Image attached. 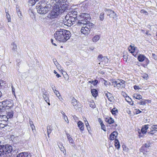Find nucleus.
<instances>
[{"mask_svg":"<svg viewBox=\"0 0 157 157\" xmlns=\"http://www.w3.org/2000/svg\"><path fill=\"white\" fill-rule=\"evenodd\" d=\"M66 135H67V138L68 139H69V138H71V136L68 133H66Z\"/></svg>","mask_w":157,"mask_h":157,"instance_id":"obj_63","label":"nucleus"},{"mask_svg":"<svg viewBox=\"0 0 157 157\" xmlns=\"http://www.w3.org/2000/svg\"><path fill=\"white\" fill-rule=\"evenodd\" d=\"M118 135V133L116 132H113L109 136V139L111 140H114L115 138H116Z\"/></svg>","mask_w":157,"mask_h":157,"instance_id":"obj_10","label":"nucleus"},{"mask_svg":"<svg viewBox=\"0 0 157 157\" xmlns=\"http://www.w3.org/2000/svg\"><path fill=\"white\" fill-rule=\"evenodd\" d=\"M118 110L116 108H113L111 110V113L113 115L116 114L118 113Z\"/></svg>","mask_w":157,"mask_h":157,"instance_id":"obj_38","label":"nucleus"},{"mask_svg":"<svg viewBox=\"0 0 157 157\" xmlns=\"http://www.w3.org/2000/svg\"><path fill=\"white\" fill-rule=\"evenodd\" d=\"M4 104V106L5 107V108H11L13 107V101L12 100H6L2 101V103Z\"/></svg>","mask_w":157,"mask_h":157,"instance_id":"obj_6","label":"nucleus"},{"mask_svg":"<svg viewBox=\"0 0 157 157\" xmlns=\"http://www.w3.org/2000/svg\"><path fill=\"white\" fill-rule=\"evenodd\" d=\"M11 45L12 46V49L14 51H16L17 50V46L15 43H12L11 44Z\"/></svg>","mask_w":157,"mask_h":157,"instance_id":"obj_35","label":"nucleus"},{"mask_svg":"<svg viewBox=\"0 0 157 157\" xmlns=\"http://www.w3.org/2000/svg\"><path fill=\"white\" fill-rule=\"evenodd\" d=\"M67 6L66 2L64 1L56 2L53 6L52 10L48 14V17L51 19L57 18L59 14L65 11Z\"/></svg>","mask_w":157,"mask_h":157,"instance_id":"obj_1","label":"nucleus"},{"mask_svg":"<svg viewBox=\"0 0 157 157\" xmlns=\"http://www.w3.org/2000/svg\"><path fill=\"white\" fill-rule=\"evenodd\" d=\"M136 48V47L132 45H130L128 48L129 52L131 53H135Z\"/></svg>","mask_w":157,"mask_h":157,"instance_id":"obj_15","label":"nucleus"},{"mask_svg":"<svg viewBox=\"0 0 157 157\" xmlns=\"http://www.w3.org/2000/svg\"><path fill=\"white\" fill-rule=\"evenodd\" d=\"M16 8L17 13L19 12L20 11L19 7H17V6Z\"/></svg>","mask_w":157,"mask_h":157,"instance_id":"obj_64","label":"nucleus"},{"mask_svg":"<svg viewBox=\"0 0 157 157\" xmlns=\"http://www.w3.org/2000/svg\"><path fill=\"white\" fill-rule=\"evenodd\" d=\"M125 81L124 80H118L117 88L119 89L120 88H124L125 86Z\"/></svg>","mask_w":157,"mask_h":157,"instance_id":"obj_9","label":"nucleus"},{"mask_svg":"<svg viewBox=\"0 0 157 157\" xmlns=\"http://www.w3.org/2000/svg\"><path fill=\"white\" fill-rule=\"evenodd\" d=\"M51 42L53 45H54L56 46V44L55 43H53V39H51Z\"/></svg>","mask_w":157,"mask_h":157,"instance_id":"obj_60","label":"nucleus"},{"mask_svg":"<svg viewBox=\"0 0 157 157\" xmlns=\"http://www.w3.org/2000/svg\"><path fill=\"white\" fill-rule=\"evenodd\" d=\"M78 125L79 129L81 131L84 130V124L81 121H79L78 123Z\"/></svg>","mask_w":157,"mask_h":157,"instance_id":"obj_16","label":"nucleus"},{"mask_svg":"<svg viewBox=\"0 0 157 157\" xmlns=\"http://www.w3.org/2000/svg\"><path fill=\"white\" fill-rule=\"evenodd\" d=\"M51 0H48V1H42L40 2H39V4L41 5V6L47 8L50 10L52 6L51 4Z\"/></svg>","mask_w":157,"mask_h":157,"instance_id":"obj_5","label":"nucleus"},{"mask_svg":"<svg viewBox=\"0 0 157 157\" xmlns=\"http://www.w3.org/2000/svg\"><path fill=\"white\" fill-rule=\"evenodd\" d=\"M41 5L39 4L36 6V9L37 10V12L43 15L45 14L48 13L50 10H49L47 8L44 7V6H41Z\"/></svg>","mask_w":157,"mask_h":157,"instance_id":"obj_4","label":"nucleus"},{"mask_svg":"<svg viewBox=\"0 0 157 157\" xmlns=\"http://www.w3.org/2000/svg\"><path fill=\"white\" fill-rule=\"evenodd\" d=\"M6 17L7 19L8 20V22H10L11 21V18L10 16L9 15V14L7 13V12H6Z\"/></svg>","mask_w":157,"mask_h":157,"instance_id":"obj_43","label":"nucleus"},{"mask_svg":"<svg viewBox=\"0 0 157 157\" xmlns=\"http://www.w3.org/2000/svg\"><path fill=\"white\" fill-rule=\"evenodd\" d=\"M47 129L48 132V136L49 137V134L51 133V132L52 130V129L50 126H48L47 127Z\"/></svg>","mask_w":157,"mask_h":157,"instance_id":"obj_31","label":"nucleus"},{"mask_svg":"<svg viewBox=\"0 0 157 157\" xmlns=\"http://www.w3.org/2000/svg\"><path fill=\"white\" fill-rule=\"evenodd\" d=\"M104 13L103 12L101 13L99 16L100 20L101 21H102L104 19Z\"/></svg>","mask_w":157,"mask_h":157,"instance_id":"obj_40","label":"nucleus"},{"mask_svg":"<svg viewBox=\"0 0 157 157\" xmlns=\"http://www.w3.org/2000/svg\"><path fill=\"white\" fill-rule=\"evenodd\" d=\"M86 121H85V124L86 126L87 127V130L89 131V128H88V127L90 128V126H89V123L88 122V121H86Z\"/></svg>","mask_w":157,"mask_h":157,"instance_id":"obj_46","label":"nucleus"},{"mask_svg":"<svg viewBox=\"0 0 157 157\" xmlns=\"http://www.w3.org/2000/svg\"><path fill=\"white\" fill-rule=\"evenodd\" d=\"M43 97L45 100V101L48 104V105H50V104L49 103V100L48 98V96L47 95L46 92L45 93H44Z\"/></svg>","mask_w":157,"mask_h":157,"instance_id":"obj_18","label":"nucleus"},{"mask_svg":"<svg viewBox=\"0 0 157 157\" xmlns=\"http://www.w3.org/2000/svg\"><path fill=\"white\" fill-rule=\"evenodd\" d=\"M144 60L145 61L146 63V64L147 65L149 63V61L148 59L146 57Z\"/></svg>","mask_w":157,"mask_h":157,"instance_id":"obj_55","label":"nucleus"},{"mask_svg":"<svg viewBox=\"0 0 157 157\" xmlns=\"http://www.w3.org/2000/svg\"><path fill=\"white\" fill-rule=\"evenodd\" d=\"M152 56L156 60L157 59V57L155 54H152Z\"/></svg>","mask_w":157,"mask_h":157,"instance_id":"obj_61","label":"nucleus"},{"mask_svg":"<svg viewBox=\"0 0 157 157\" xmlns=\"http://www.w3.org/2000/svg\"><path fill=\"white\" fill-rule=\"evenodd\" d=\"M98 82V81L97 80H95L94 81V82L93 83V85L94 86H95L97 84V83Z\"/></svg>","mask_w":157,"mask_h":157,"instance_id":"obj_57","label":"nucleus"},{"mask_svg":"<svg viewBox=\"0 0 157 157\" xmlns=\"http://www.w3.org/2000/svg\"><path fill=\"white\" fill-rule=\"evenodd\" d=\"M140 12L146 15H148V13L144 10H140Z\"/></svg>","mask_w":157,"mask_h":157,"instance_id":"obj_45","label":"nucleus"},{"mask_svg":"<svg viewBox=\"0 0 157 157\" xmlns=\"http://www.w3.org/2000/svg\"><path fill=\"white\" fill-rule=\"evenodd\" d=\"M39 0H29V4L30 6H33L34 5L36 2Z\"/></svg>","mask_w":157,"mask_h":157,"instance_id":"obj_29","label":"nucleus"},{"mask_svg":"<svg viewBox=\"0 0 157 157\" xmlns=\"http://www.w3.org/2000/svg\"><path fill=\"white\" fill-rule=\"evenodd\" d=\"M98 59L100 62H102L104 60L107 59V58L106 57H103L101 55H99L98 57Z\"/></svg>","mask_w":157,"mask_h":157,"instance_id":"obj_20","label":"nucleus"},{"mask_svg":"<svg viewBox=\"0 0 157 157\" xmlns=\"http://www.w3.org/2000/svg\"><path fill=\"white\" fill-rule=\"evenodd\" d=\"M150 144L149 143H146L144 146L142 147L140 149V151L144 153V151L147 150V149L150 146Z\"/></svg>","mask_w":157,"mask_h":157,"instance_id":"obj_12","label":"nucleus"},{"mask_svg":"<svg viewBox=\"0 0 157 157\" xmlns=\"http://www.w3.org/2000/svg\"><path fill=\"white\" fill-rule=\"evenodd\" d=\"M71 103L74 106L75 109H76L77 108V102L76 99L74 98H73L72 99Z\"/></svg>","mask_w":157,"mask_h":157,"instance_id":"obj_19","label":"nucleus"},{"mask_svg":"<svg viewBox=\"0 0 157 157\" xmlns=\"http://www.w3.org/2000/svg\"><path fill=\"white\" fill-rule=\"evenodd\" d=\"M31 156L28 152H24L19 154L17 157H30Z\"/></svg>","mask_w":157,"mask_h":157,"instance_id":"obj_11","label":"nucleus"},{"mask_svg":"<svg viewBox=\"0 0 157 157\" xmlns=\"http://www.w3.org/2000/svg\"><path fill=\"white\" fill-rule=\"evenodd\" d=\"M85 19V21L81 20L78 21L77 23L78 26H82V25L83 26L82 27L81 30V32L83 34L85 35H87L90 33V30L92 29L94 25V24L90 22L88 23V21L87 20Z\"/></svg>","mask_w":157,"mask_h":157,"instance_id":"obj_3","label":"nucleus"},{"mask_svg":"<svg viewBox=\"0 0 157 157\" xmlns=\"http://www.w3.org/2000/svg\"><path fill=\"white\" fill-rule=\"evenodd\" d=\"M53 86L52 85V90L56 94V95L57 96V97L60 100H61V99H62V98L61 97V96L60 95L59 93V92L58 91L56 90V89H54V88L53 87Z\"/></svg>","mask_w":157,"mask_h":157,"instance_id":"obj_13","label":"nucleus"},{"mask_svg":"<svg viewBox=\"0 0 157 157\" xmlns=\"http://www.w3.org/2000/svg\"><path fill=\"white\" fill-rule=\"evenodd\" d=\"M65 25H67L68 27H70L72 25H73V23L70 21L69 18L67 20L66 22H65Z\"/></svg>","mask_w":157,"mask_h":157,"instance_id":"obj_26","label":"nucleus"},{"mask_svg":"<svg viewBox=\"0 0 157 157\" xmlns=\"http://www.w3.org/2000/svg\"><path fill=\"white\" fill-rule=\"evenodd\" d=\"M11 155V154H6L3 155L2 156L3 157H10Z\"/></svg>","mask_w":157,"mask_h":157,"instance_id":"obj_58","label":"nucleus"},{"mask_svg":"<svg viewBox=\"0 0 157 157\" xmlns=\"http://www.w3.org/2000/svg\"><path fill=\"white\" fill-rule=\"evenodd\" d=\"M2 102H0V110H2L3 109V108H5V107L4 106V104H2Z\"/></svg>","mask_w":157,"mask_h":157,"instance_id":"obj_47","label":"nucleus"},{"mask_svg":"<svg viewBox=\"0 0 157 157\" xmlns=\"http://www.w3.org/2000/svg\"><path fill=\"white\" fill-rule=\"evenodd\" d=\"M98 120H99V123H100L101 125L102 124H103V123L102 121L101 120V119L99 118Z\"/></svg>","mask_w":157,"mask_h":157,"instance_id":"obj_62","label":"nucleus"},{"mask_svg":"<svg viewBox=\"0 0 157 157\" xmlns=\"http://www.w3.org/2000/svg\"><path fill=\"white\" fill-rule=\"evenodd\" d=\"M105 96L110 101H112L111 100L112 99L111 97V94L109 93H105Z\"/></svg>","mask_w":157,"mask_h":157,"instance_id":"obj_23","label":"nucleus"},{"mask_svg":"<svg viewBox=\"0 0 157 157\" xmlns=\"http://www.w3.org/2000/svg\"><path fill=\"white\" fill-rule=\"evenodd\" d=\"M89 105L92 108H94L95 107V103L93 101H90L89 102Z\"/></svg>","mask_w":157,"mask_h":157,"instance_id":"obj_39","label":"nucleus"},{"mask_svg":"<svg viewBox=\"0 0 157 157\" xmlns=\"http://www.w3.org/2000/svg\"><path fill=\"white\" fill-rule=\"evenodd\" d=\"M6 114L8 118H12L13 116V111H10V112H7Z\"/></svg>","mask_w":157,"mask_h":157,"instance_id":"obj_21","label":"nucleus"},{"mask_svg":"<svg viewBox=\"0 0 157 157\" xmlns=\"http://www.w3.org/2000/svg\"><path fill=\"white\" fill-rule=\"evenodd\" d=\"M68 140L70 144L71 145V146H73L74 145V143L73 139L71 137L69 138V139H68Z\"/></svg>","mask_w":157,"mask_h":157,"instance_id":"obj_37","label":"nucleus"},{"mask_svg":"<svg viewBox=\"0 0 157 157\" xmlns=\"http://www.w3.org/2000/svg\"><path fill=\"white\" fill-rule=\"evenodd\" d=\"M69 19L72 22L73 24H74L75 21H76L77 20V18L72 17V16H69Z\"/></svg>","mask_w":157,"mask_h":157,"instance_id":"obj_24","label":"nucleus"},{"mask_svg":"<svg viewBox=\"0 0 157 157\" xmlns=\"http://www.w3.org/2000/svg\"><path fill=\"white\" fill-rule=\"evenodd\" d=\"M142 76L143 78L146 80H147L148 78V75L146 73H143L142 75Z\"/></svg>","mask_w":157,"mask_h":157,"instance_id":"obj_42","label":"nucleus"},{"mask_svg":"<svg viewBox=\"0 0 157 157\" xmlns=\"http://www.w3.org/2000/svg\"><path fill=\"white\" fill-rule=\"evenodd\" d=\"M30 127H31V128L32 129L33 131V132H34V130H35V128L34 125V124L32 125H30Z\"/></svg>","mask_w":157,"mask_h":157,"instance_id":"obj_56","label":"nucleus"},{"mask_svg":"<svg viewBox=\"0 0 157 157\" xmlns=\"http://www.w3.org/2000/svg\"><path fill=\"white\" fill-rule=\"evenodd\" d=\"M100 38L99 35H96L93 38L92 41L94 42H96Z\"/></svg>","mask_w":157,"mask_h":157,"instance_id":"obj_28","label":"nucleus"},{"mask_svg":"<svg viewBox=\"0 0 157 157\" xmlns=\"http://www.w3.org/2000/svg\"><path fill=\"white\" fill-rule=\"evenodd\" d=\"M139 104L140 105H145L146 104V102L145 101H142L140 102L139 103Z\"/></svg>","mask_w":157,"mask_h":157,"instance_id":"obj_51","label":"nucleus"},{"mask_svg":"<svg viewBox=\"0 0 157 157\" xmlns=\"http://www.w3.org/2000/svg\"><path fill=\"white\" fill-rule=\"evenodd\" d=\"M134 89H135V90H138V89H140V87L139 86H136V85H135V86H134Z\"/></svg>","mask_w":157,"mask_h":157,"instance_id":"obj_59","label":"nucleus"},{"mask_svg":"<svg viewBox=\"0 0 157 157\" xmlns=\"http://www.w3.org/2000/svg\"><path fill=\"white\" fill-rule=\"evenodd\" d=\"M112 85L114 86V87L117 88V80L113 81L112 82Z\"/></svg>","mask_w":157,"mask_h":157,"instance_id":"obj_41","label":"nucleus"},{"mask_svg":"<svg viewBox=\"0 0 157 157\" xmlns=\"http://www.w3.org/2000/svg\"><path fill=\"white\" fill-rule=\"evenodd\" d=\"M101 125V129L103 130L104 131H106V128H105V126L103 124H102Z\"/></svg>","mask_w":157,"mask_h":157,"instance_id":"obj_49","label":"nucleus"},{"mask_svg":"<svg viewBox=\"0 0 157 157\" xmlns=\"http://www.w3.org/2000/svg\"><path fill=\"white\" fill-rule=\"evenodd\" d=\"M3 147L2 145H0V156H2L4 154Z\"/></svg>","mask_w":157,"mask_h":157,"instance_id":"obj_36","label":"nucleus"},{"mask_svg":"<svg viewBox=\"0 0 157 157\" xmlns=\"http://www.w3.org/2000/svg\"><path fill=\"white\" fill-rule=\"evenodd\" d=\"M8 119L9 118L6 115H2V117L1 118V119L4 122L8 121Z\"/></svg>","mask_w":157,"mask_h":157,"instance_id":"obj_34","label":"nucleus"},{"mask_svg":"<svg viewBox=\"0 0 157 157\" xmlns=\"http://www.w3.org/2000/svg\"><path fill=\"white\" fill-rule=\"evenodd\" d=\"M115 145L116 147L118 149H119L120 147V145L119 144V142L118 140H117L116 139H115Z\"/></svg>","mask_w":157,"mask_h":157,"instance_id":"obj_33","label":"nucleus"},{"mask_svg":"<svg viewBox=\"0 0 157 157\" xmlns=\"http://www.w3.org/2000/svg\"><path fill=\"white\" fill-rule=\"evenodd\" d=\"M146 57L143 55H139L138 56V59L139 62H142L145 59Z\"/></svg>","mask_w":157,"mask_h":157,"instance_id":"obj_17","label":"nucleus"},{"mask_svg":"<svg viewBox=\"0 0 157 157\" xmlns=\"http://www.w3.org/2000/svg\"><path fill=\"white\" fill-rule=\"evenodd\" d=\"M69 16H72L76 17H77V12L76 11H72L69 14Z\"/></svg>","mask_w":157,"mask_h":157,"instance_id":"obj_30","label":"nucleus"},{"mask_svg":"<svg viewBox=\"0 0 157 157\" xmlns=\"http://www.w3.org/2000/svg\"><path fill=\"white\" fill-rule=\"evenodd\" d=\"M63 117L65 121L67 122L68 124L69 123V121L67 116L66 115H64Z\"/></svg>","mask_w":157,"mask_h":157,"instance_id":"obj_44","label":"nucleus"},{"mask_svg":"<svg viewBox=\"0 0 157 157\" xmlns=\"http://www.w3.org/2000/svg\"><path fill=\"white\" fill-rule=\"evenodd\" d=\"M3 147V151L4 152V155L6 154H11V152L12 151V147L11 146H9L5 147L4 145H2Z\"/></svg>","mask_w":157,"mask_h":157,"instance_id":"obj_7","label":"nucleus"},{"mask_svg":"<svg viewBox=\"0 0 157 157\" xmlns=\"http://www.w3.org/2000/svg\"><path fill=\"white\" fill-rule=\"evenodd\" d=\"M125 99L126 101L128 102H129L131 100V99L129 97H127L125 98Z\"/></svg>","mask_w":157,"mask_h":157,"instance_id":"obj_54","label":"nucleus"},{"mask_svg":"<svg viewBox=\"0 0 157 157\" xmlns=\"http://www.w3.org/2000/svg\"><path fill=\"white\" fill-rule=\"evenodd\" d=\"M54 36L56 40L65 42L70 38L71 34L69 31L61 29L56 31Z\"/></svg>","mask_w":157,"mask_h":157,"instance_id":"obj_2","label":"nucleus"},{"mask_svg":"<svg viewBox=\"0 0 157 157\" xmlns=\"http://www.w3.org/2000/svg\"><path fill=\"white\" fill-rule=\"evenodd\" d=\"M106 121L109 124H112L114 123V121L113 119L111 117L106 118L105 119Z\"/></svg>","mask_w":157,"mask_h":157,"instance_id":"obj_22","label":"nucleus"},{"mask_svg":"<svg viewBox=\"0 0 157 157\" xmlns=\"http://www.w3.org/2000/svg\"><path fill=\"white\" fill-rule=\"evenodd\" d=\"M91 93L94 97H96L98 94V92L95 89H93L91 90Z\"/></svg>","mask_w":157,"mask_h":157,"instance_id":"obj_25","label":"nucleus"},{"mask_svg":"<svg viewBox=\"0 0 157 157\" xmlns=\"http://www.w3.org/2000/svg\"><path fill=\"white\" fill-rule=\"evenodd\" d=\"M148 124L145 125L142 127L141 131L142 134H145L147 132V130L148 128Z\"/></svg>","mask_w":157,"mask_h":157,"instance_id":"obj_14","label":"nucleus"},{"mask_svg":"<svg viewBox=\"0 0 157 157\" xmlns=\"http://www.w3.org/2000/svg\"><path fill=\"white\" fill-rule=\"evenodd\" d=\"M17 15L20 18H21L22 17V15H21V11L19 12H17Z\"/></svg>","mask_w":157,"mask_h":157,"instance_id":"obj_53","label":"nucleus"},{"mask_svg":"<svg viewBox=\"0 0 157 157\" xmlns=\"http://www.w3.org/2000/svg\"><path fill=\"white\" fill-rule=\"evenodd\" d=\"M105 11L107 15L109 16L110 17L113 19L115 18L116 14L113 11L110 9H106Z\"/></svg>","mask_w":157,"mask_h":157,"instance_id":"obj_8","label":"nucleus"},{"mask_svg":"<svg viewBox=\"0 0 157 157\" xmlns=\"http://www.w3.org/2000/svg\"><path fill=\"white\" fill-rule=\"evenodd\" d=\"M11 88H12V94L15 97L16 95H15V89L14 88V87H13V86H11Z\"/></svg>","mask_w":157,"mask_h":157,"instance_id":"obj_48","label":"nucleus"},{"mask_svg":"<svg viewBox=\"0 0 157 157\" xmlns=\"http://www.w3.org/2000/svg\"><path fill=\"white\" fill-rule=\"evenodd\" d=\"M133 97L135 98L136 99L138 100H140L142 98V96L140 94H135L134 95Z\"/></svg>","mask_w":157,"mask_h":157,"instance_id":"obj_27","label":"nucleus"},{"mask_svg":"<svg viewBox=\"0 0 157 157\" xmlns=\"http://www.w3.org/2000/svg\"><path fill=\"white\" fill-rule=\"evenodd\" d=\"M59 147L61 151H63L65 150L64 147L62 145L59 146Z\"/></svg>","mask_w":157,"mask_h":157,"instance_id":"obj_50","label":"nucleus"},{"mask_svg":"<svg viewBox=\"0 0 157 157\" xmlns=\"http://www.w3.org/2000/svg\"><path fill=\"white\" fill-rule=\"evenodd\" d=\"M151 128L152 129V130L151 131V132L150 133L151 134H153V133H151V132H153V131H157V125H153L152 126Z\"/></svg>","mask_w":157,"mask_h":157,"instance_id":"obj_32","label":"nucleus"},{"mask_svg":"<svg viewBox=\"0 0 157 157\" xmlns=\"http://www.w3.org/2000/svg\"><path fill=\"white\" fill-rule=\"evenodd\" d=\"M53 61L55 64L56 65V67H57V65L56 64H57L59 65V63L58 62H57V60L56 59H53Z\"/></svg>","mask_w":157,"mask_h":157,"instance_id":"obj_52","label":"nucleus"}]
</instances>
